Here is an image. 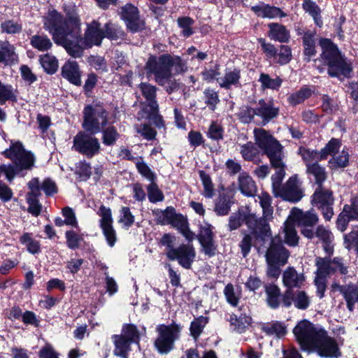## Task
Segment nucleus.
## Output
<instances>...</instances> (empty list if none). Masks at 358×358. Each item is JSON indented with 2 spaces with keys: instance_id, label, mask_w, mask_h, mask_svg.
<instances>
[{
  "instance_id": "obj_44",
  "label": "nucleus",
  "mask_w": 358,
  "mask_h": 358,
  "mask_svg": "<svg viewBox=\"0 0 358 358\" xmlns=\"http://www.w3.org/2000/svg\"><path fill=\"white\" fill-rule=\"evenodd\" d=\"M208 322V318L204 316H200L195 318L190 324V334L196 339L202 333L204 327Z\"/></svg>"
},
{
  "instance_id": "obj_49",
  "label": "nucleus",
  "mask_w": 358,
  "mask_h": 358,
  "mask_svg": "<svg viewBox=\"0 0 358 358\" xmlns=\"http://www.w3.org/2000/svg\"><path fill=\"white\" fill-rule=\"evenodd\" d=\"M65 237L66 239V245L68 248L71 250L78 248L80 243L83 241V235L73 230L66 231Z\"/></svg>"
},
{
  "instance_id": "obj_7",
  "label": "nucleus",
  "mask_w": 358,
  "mask_h": 358,
  "mask_svg": "<svg viewBox=\"0 0 358 358\" xmlns=\"http://www.w3.org/2000/svg\"><path fill=\"white\" fill-rule=\"evenodd\" d=\"M148 75H153L155 80L160 85H164L171 79L172 73L169 69V55L159 57L150 56L145 64Z\"/></svg>"
},
{
  "instance_id": "obj_11",
  "label": "nucleus",
  "mask_w": 358,
  "mask_h": 358,
  "mask_svg": "<svg viewBox=\"0 0 358 358\" xmlns=\"http://www.w3.org/2000/svg\"><path fill=\"white\" fill-rule=\"evenodd\" d=\"M196 257V252L192 245L182 244L174 250L167 254L171 261L177 260L178 264L185 268H190Z\"/></svg>"
},
{
  "instance_id": "obj_50",
  "label": "nucleus",
  "mask_w": 358,
  "mask_h": 358,
  "mask_svg": "<svg viewBox=\"0 0 358 358\" xmlns=\"http://www.w3.org/2000/svg\"><path fill=\"white\" fill-rule=\"evenodd\" d=\"M240 147V153L245 160H254L258 153V150L253 143L248 142L245 144L241 145Z\"/></svg>"
},
{
  "instance_id": "obj_5",
  "label": "nucleus",
  "mask_w": 358,
  "mask_h": 358,
  "mask_svg": "<svg viewBox=\"0 0 358 358\" xmlns=\"http://www.w3.org/2000/svg\"><path fill=\"white\" fill-rule=\"evenodd\" d=\"M109 123V113L100 104L88 105L83 110V127L92 134L99 133Z\"/></svg>"
},
{
  "instance_id": "obj_56",
  "label": "nucleus",
  "mask_w": 358,
  "mask_h": 358,
  "mask_svg": "<svg viewBox=\"0 0 358 358\" xmlns=\"http://www.w3.org/2000/svg\"><path fill=\"white\" fill-rule=\"evenodd\" d=\"M169 69L171 70L173 69L175 73H182L185 72L187 69L186 63L178 56L169 55Z\"/></svg>"
},
{
  "instance_id": "obj_43",
  "label": "nucleus",
  "mask_w": 358,
  "mask_h": 358,
  "mask_svg": "<svg viewBox=\"0 0 358 358\" xmlns=\"http://www.w3.org/2000/svg\"><path fill=\"white\" fill-rule=\"evenodd\" d=\"M292 50L291 48L285 45H280L277 49V54L274 56L275 62L280 65H285L288 64L292 59Z\"/></svg>"
},
{
  "instance_id": "obj_15",
  "label": "nucleus",
  "mask_w": 358,
  "mask_h": 358,
  "mask_svg": "<svg viewBox=\"0 0 358 358\" xmlns=\"http://www.w3.org/2000/svg\"><path fill=\"white\" fill-rule=\"evenodd\" d=\"M121 17L131 32H138L144 29V22L139 18L138 8L132 4L127 3L122 7Z\"/></svg>"
},
{
  "instance_id": "obj_16",
  "label": "nucleus",
  "mask_w": 358,
  "mask_h": 358,
  "mask_svg": "<svg viewBox=\"0 0 358 358\" xmlns=\"http://www.w3.org/2000/svg\"><path fill=\"white\" fill-rule=\"evenodd\" d=\"M269 220L263 217L258 218L255 214L248 213L245 210L244 222L248 227L258 236L266 237L269 236L270 228L268 224Z\"/></svg>"
},
{
  "instance_id": "obj_48",
  "label": "nucleus",
  "mask_w": 358,
  "mask_h": 358,
  "mask_svg": "<svg viewBox=\"0 0 358 358\" xmlns=\"http://www.w3.org/2000/svg\"><path fill=\"white\" fill-rule=\"evenodd\" d=\"M259 81L261 83L264 89H271L273 90H278L282 83V80L279 77L271 78L268 74L262 73L260 75Z\"/></svg>"
},
{
  "instance_id": "obj_20",
  "label": "nucleus",
  "mask_w": 358,
  "mask_h": 358,
  "mask_svg": "<svg viewBox=\"0 0 358 358\" xmlns=\"http://www.w3.org/2000/svg\"><path fill=\"white\" fill-rule=\"evenodd\" d=\"M305 281L303 273L297 272L294 267L287 268L282 273L283 285L292 290L293 288H300Z\"/></svg>"
},
{
  "instance_id": "obj_64",
  "label": "nucleus",
  "mask_w": 358,
  "mask_h": 358,
  "mask_svg": "<svg viewBox=\"0 0 358 358\" xmlns=\"http://www.w3.org/2000/svg\"><path fill=\"white\" fill-rule=\"evenodd\" d=\"M1 31L8 34L20 33L22 27L21 24L13 20H6L1 24Z\"/></svg>"
},
{
  "instance_id": "obj_38",
  "label": "nucleus",
  "mask_w": 358,
  "mask_h": 358,
  "mask_svg": "<svg viewBox=\"0 0 358 358\" xmlns=\"http://www.w3.org/2000/svg\"><path fill=\"white\" fill-rule=\"evenodd\" d=\"M153 213L158 224L166 225L173 223L175 217V210L173 207H167L164 210L157 209Z\"/></svg>"
},
{
  "instance_id": "obj_45",
  "label": "nucleus",
  "mask_w": 358,
  "mask_h": 358,
  "mask_svg": "<svg viewBox=\"0 0 358 358\" xmlns=\"http://www.w3.org/2000/svg\"><path fill=\"white\" fill-rule=\"evenodd\" d=\"M259 203L263 210V216L271 220L273 215V207L271 206V197L268 193L262 192L258 196Z\"/></svg>"
},
{
  "instance_id": "obj_32",
  "label": "nucleus",
  "mask_w": 358,
  "mask_h": 358,
  "mask_svg": "<svg viewBox=\"0 0 358 358\" xmlns=\"http://www.w3.org/2000/svg\"><path fill=\"white\" fill-rule=\"evenodd\" d=\"M283 233L285 243L290 246H295L298 244L299 236L294 223L289 219L285 222Z\"/></svg>"
},
{
  "instance_id": "obj_52",
  "label": "nucleus",
  "mask_w": 358,
  "mask_h": 358,
  "mask_svg": "<svg viewBox=\"0 0 358 358\" xmlns=\"http://www.w3.org/2000/svg\"><path fill=\"white\" fill-rule=\"evenodd\" d=\"M341 146V142L339 139L331 138L326 146L321 150L322 158L326 159L328 155H335Z\"/></svg>"
},
{
  "instance_id": "obj_62",
  "label": "nucleus",
  "mask_w": 358,
  "mask_h": 358,
  "mask_svg": "<svg viewBox=\"0 0 358 358\" xmlns=\"http://www.w3.org/2000/svg\"><path fill=\"white\" fill-rule=\"evenodd\" d=\"M200 177L204 189L203 194L207 198H212L214 195V187L210 176L204 171H201Z\"/></svg>"
},
{
  "instance_id": "obj_61",
  "label": "nucleus",
  "mask_w": 358,
  "mask_h": 358,
  "mask_svg": "<svg viewBox=\"0 0 358 358\" xmlns=\"http://www.w3.org/2000/svg\"><path fill=\"white\" fill-rule=\"evenodd\" d=\"M346 212V215L350 220H358V198H352L350 204L344 206L342 212Z\"/></svg>"
},
{
  "instance_id": "obj_8",
  "label": "nucleus",
  "mask_w": 358,
  "mask_h": 358,
  "mask_svg": "<svg viewBox=\"0 0 358 358\" xmlns=\"http://www.w3.org/2000/svg\"><path fill=\"white\" fill-rule=\"evenodd\" d=\"M72 148L87 157H92L99 152L101 145L97 138L80 131L73 138Z\"/></svg>"
},
{
  "instance_id": "obj_33",
  "label": "nucleus",
  "mask_w": 358,
  "mask_h": 358,
  "mask_svg": "<svg viewBox=\"0 0 358 358\" xmlns=\"http://www.w3.org/2000/svg\"><path fill=\"white\" fill-rule=\"evenodd\" d=\"M30 44L34 48L41 52L48 51L52 46V43L46 35L38 34L30 38Z\"/></svg>"
},
{
  "instance_id": "obj_31",
  "label": "nucleus",
  "mask_w": 358,
  "mask_h": 358,
  "mask_svg": "<svg viewBox=\"0 0 358 358\" xmlns=\"http://www.w3.org/2000/svg\"><path fill=\"white\" fill-rule=\"evenodd\" d=\"M341 292L346 301L348 308L352 311L355 304L358 302V287L353 285H348L341 287Z\"/></svg>"
},
{
  "instance_id": "obj_3",
  "label": "nucleus",
  "mask_w": 358,
  "mask_h": 358,
  "mask_svg": "<svg viewBox=\"0 0 358 358\" xmlns=\"http://www.w3.org/2000/svg\"><path fill=\"white\" fill-rule=\"evenodd\" d=\"M254 136L256 144L268 157L272 167L276 169L275 173L271 176L273 193L275 194L282 187L281 182L285 175L283 147L264 129L255 128Z\"/></svg>"
},
{
  "instance_id": "obj_53",
  "label": "nucleus",
  "mask_w": 358,
  "mask_h": 358,
  "mask_svg": "<svg viewBox=\"0 0 358 358\" xmlns=\"http://www.w3.org/2000/svg\"><path fill=\"white\" fill-rule=\"evenodd\" d=\"M148 199L151 203L162 201L164 199L162 192L159 189L155 181L147 187Z\"/></svg>"
},
{
  "instance_id": "obj_55",
  "label": "nucleus",
  "mask_w": 358,
  "mask_h": 358,
  "mask_svg": "<svg viewBox=\"0 0 358 358\" xmlns=\"http://www.w3.org/2000/svg\"><path fill=\"white\" fill-rule=\"evenodd\" d=\"M256 115V109L248 106H242L237 114L238 120L243 124H248L253 121Z\"/></svg>"
},
{
  "instance_id": "obj_47",
  "label": "nucleus",
  "mask_w": 358,
  "mask_h": 358,
  "mask_svg": "<svg viewBox=\"0 0 358 358\" xmlns=\"http://www.w3.org/2000/svg\"><path fill=\"white\" fill-rule=\"evenodd\" d=\"M135 217L131 213L129 208L122 207L120 210L118 218V222L122 225V227L125 229H128L133 225Z\"/></svg>"
},
{
  "instance_id": "obj_36",
  "label": "nucleus",
  "mask_w": 358,
  "mask_h": 358,
  "mask_svg": "<svg viewBox=\"0 0 358 358\" xmlns=\"http://www.w3.org/2000/svg\"><path fill=\"white\" fill-rule=\"evenodd\" d=\"M299 154L305 162L306 168H308V165H313L315 163H318V161L323 159L321 152L303 147L299 148Z\"/></svg>"
},
{
  "instance_id": "obj_57",
  "label": "nucleus",
  "mask_w": 358,
  "mask_h": 358,
  "mask_svg": "<svg viewBox=\"0 0 358 358\" xmlns=\"http://www.w3.org/2000/svg\"><path fill=\"white\" fill-rule=\"evenodd\" d=\"M97 214L101 217L100 227L101 229L113 226L112 213L109 208L101 206Z\"/></svg>"
},
{
  "instance_id": "obj_34",
  "label": "nucleus",
  "mask_w": 358,
  "mask_h": 358,
  "mask_svg": "<svg viewBox=\"0 0 358 358\" xmlns=\"http://www.w3.org/2000/svg\"><path fill=\"white\" fill-rule=\"evenodd\" d=\"M306 173L314 178L315 182L318 187H322V183L327 179V172L325 169L318 163L313 165H308L306 168Z\"/></svg>"
},
{
  "instance_id": "obj_22",
  "label": "nucleus",
  "mask_w": 358,
  "mask_h": 358,
  "mask_svg": "<svg viewBox=\"0 0 358 358\" xmlns=\"http://www.w3.org/2000/svg\"><path fill=\"white\" fill-rule=\"evenodd\" d=\"M251 9L257 16L262 17L275 18L287 16L280 8L275 6H270L263 3L252 6Z\"/></svg>"
},
{
  "instance_id": "obj_42",
  "label": "nucleus",
  "mask_w": 358,
  "mask_h": 358,
  "mask_svg": "<svg viewBox=\"0 0 358 358\" xmlns=\"http://www.w3.org/2000/svg\"><path fill=\"white\" fill-rule=\"evenodd\" d=\"M262 330L267 335L275 336L278 338L283 336L286 334L285 327L278 322L264 324L262 327Z\"/></svg>"
},
{
  "instance_id": "obj_41",
  "label": "nucleus",
  "mask_w": 358,
  "mask_h": 358,
  "mask_svg": "<svg viewBox=\"0 0 358 358\" xmlns=\"http://www.w3.org/2000/svg\"><path fill=\"white\" fill-rule=\"evenodd\" d=\"M312 91L308 87H303L299 91L291 94L287 100L291 105L296 106L303 102L306 99L310 97Z\"/></svg>"
},
{
  "instance_id": "obj_19",
  "label": "nucleus",
  "mask_w": 358,
  "mask_h": 358,
  "mask_svg": "<svg viewBox=\"0 0 358 358\" xmlns=\"http://www.w3.org/2000/svg\"><path fill=\"white\" fill-rule=\"evenodd\" d=\"M256 115L262 120V124L265 125L279 114V108L275 107L272 101H265L264 99L259 101L255 108Z\"/></svg>"
},
{
  "instance_id": "obj_23",
  "label": "nucleus",
  "mask_w": 358,
  "mask_h": 358,
  "mask_svg": "<svg viewBox=\"0 0 358 358\" xmlns=\"http://www.w3.org/2000/svg\"><path fill=\"white\" fill-rule=\"evenodd\" d=\"M268 27L269 28L268 36L271 40L280 43H287L289 41V31L284 25L278 23H269Z\"/></svg>"
},
{
  "instance_id": "obj_46",
  "label": "nucleus",
  "mask_w": 358,
  "mask_h": 358,
  "mask_svg": "<svg viewBox=\"0 0 358 358\" xmlns=\"http://www.w3.org/2000/svg\"><path fill=\"white\" fill-rule=\"evenodd\" d=\"M40 62L44 70L50 74L56 72L58 68V62L55 57L45 54L40 57Z\"/></svg>"
},
{
  "instance_id": "obj_39",
  "label": "nucleus",
  "mask_w": 358,
  "mask_h": 358,
  "mask_svg": "<svg viewBox=\"0 0 358 358\" xmlns=\"http://www.w3.org/2000/svg\"><path fill=\"white\" fill-rule=\"evenodd\" d=\"M349 162V154L348 152L344 149L337 155L333 156V157L329 161V168L331 169H336L338 168H345L348 165Z\"/></svg>"
},
{
  "instance_id": "obj_17",
  "label": "nucleus",
  "mask_w": 358,
  "mask_h": 358,
  "mask_svg": "<svg viewBox=\"0 0 358 358\" xmlns=\"http://www.w3.org/2000/svg\"><path fill=\"white\" fill-rule=\"evenodd\" d=\"M282 301L285 307H289L293 303L296 308L306 310L310 303V299L304 291L287 290L283 294Z\"/></svg>"
},
{
  "instance_id": "obj_35",
  "label": "nucleus",
  "mask_w": 358,
  "mask_h": 358,
  "mask_svg": "<svg viewBox=\"0 0 358 358\" xmlns=\"http://www.w3.org/2000/svg\"><path fill=\"white\" fill-rule=\"evenodd\" d=\"M265 292L268 305L272 308H278L280 304V288L275 285L270 284L265 286Z\"/></svg>"
},
{
  "instance_id": "obj_6",
  "label": "nucleus",
  "mask_w": 358,
  "mask_h": 358,
  "mask_svg": "<svg viewBox=\"0 0 358 358\" xmlns=\"http://www.w3.org/2000/svg\"><path fill=\"white\" fill-rule=\"evenodd\" d=\"M181 327L173 323L169 325H159L157 327L158 336L155 341V347L159 353L166 355L174 348V343L179 339Z\"/></svg>"
},
{
  "instance_id": "obj_30",
  "label": "nucleus",
  "mask_w": 358,
  "mask_h": 358,
  "mask_svg": "<svg viewBox=\"0 0 358 358\" xmlns=\"http://www.w3.org/2000/svg\"><path fill=\"white\" fill-rule=\"evenodd\" d=\"M315 31H307L304 33L303 36V44L304 46V55L306 57L308 61H310L311 57L316 54L315 50Z\"/></svg>"
},
{
  "instance_id": "obj_12",
  "label": "nucleus",
  "mask_w": 358,
  "mask_h": 358,
  "mask_svg": "<svg viewBox=\"0 0 358 358\" xmlns=\"http://www.w3.org/2000/svg\"><path fill=\"white\" fill-rule=\"evenodd\" d=\"M289 220L302 229L311 228L319 221V217L314 209L303 211L302 210L293 208L289 215Z\"/></svg>"
},
{
  "instance_id": "obj_26",
  "label": "nucleus",
  "mask_w": 358,
  "mask_h": 358,
  "mask_svg": "<svg viewBox=\"0 0 358 358\" xmlns=\"http://www.w3.org/2000/svg\"><path fill=\"white\" fill-rule=\"evenodd\" d=\"M115 345L114 355L122 358H127L128 352L131 350V345L133 343L121 335L112 336Z\"/></svg>"
},
{
  "instance_id": "obj_40",
  "label": "nucleus",
  "mask_w": 358,
  "mask_h": 358,
  "mask_svg": "<svg viewBox=\"0 0 358 358\" xmlns=\"http://www.w3.org/2000/svg\"><path fill=\"white\" fill-rule=\"evenodd\" d=\"M20 242L24 245L27 250L31 254H36L40 252V243L38 241L32 238V234L30 233H24L20 238Z\"/></svg>"
},
{
  "instance_id": "obj_29",
  "label": "nucleus",
  "mask_w": 358,
  "mask_h": 358,
  "mask_svg": "<svg viewBox=\"0 0 358 358\" xmlns=\"http://www.w3.org/2000/svg\"><path fill=\"white\" fill-rule=\"evenodd\" d=\"M238 187L241 193L247 196L255 195L257 187L252 178L246 173H242L238 177Z\"/></svg>"
},
{
  "instance_id": "obj_1",
  "label": "nucleus",
  "mask_w": 358,
  "mask_h": 358,
  "mask_svg": "<svg viewBox=\"0 0 358 358\" xmlns=\"http://www.w3.org/2000/svg\"><path fill=\"white\" fill-rule=\"evenodd\" d=\"M44 28L52 36L57 44L62 45L73 57L83 55L84 49L100 45L104 38L101 24L93 21L88 24L84 38L80 36V24L76 15L64 18L56 10L50 11L44 20Z\"/></svg>"
},
{
  "instance_id": "obj_28",
  "label": "nucleus",
  "mask_w": 358,
  "mask_h": 358,
  "mask_svg": "<svg viewBox=\"0 0 358 358\" xmlns=\"http://www.w3.org/2000/svg\"><path fill=\"white\" fill-rule=\"evenodd\" d=\"M228 321L234 331L243 333L251 324L252 318L246 314L241 313L239 316L232 314L229 315Z\"/></svg>"
},
{
  "instance_id": "obj_59",
  "label": "nucleus",
  "mask_w": 358,
  "mask_h": 358,
  "mask_svg": "<svg viewBox=\"0 0 358 358\" xmlns=\"http://www.w3.org/2000/svg\"><path fill=\"white\" fill-rule=\"evenodd\" d=\"M224 294L227 302L233 306H236L238 303L241 294L236 292L234 285L231 283L227 284L224 289Z\"/></svg>"
},
{
  "instance_id": "obj_10",
  "label": "nucleus",
  "mask_w": 358,
  "mask_h": 358,
  "mask_svg": "<svg viewBox=\"0 0 358 358\" xmlns=\"http://www.w3.org/2000/svg\"><path fill=\"white\" fill-rule=\"evenodd\" d=\"M301 233L308 239L317 237L322 243V247L325 253L329 256L333 254L334 245L332 242L334 241V236L331 231L324 226H317L315 231L311 228L302 229Z\"/></svg>"
},
{
  "instance_id": "obj_9",
  "label": "nucleus",
  "mask_w": 358,
  "mask_h": 358,
  "mask_svg": "<svg viewBox=\"0 0 358 358\" xmlns=\"http://www.w3.org/2000/svg\"><path fill=\"white\" fill-rule=\"evenodd\" d=\"M311 203L321 211L326 221L331 220L334 215V203L331 191L317 187L312 196Z\"/></svg>"
},
{
  "instance_id": "obj_21",
  "label": "nucleus",
  "mask_w": 358,
  "mask_h": 358,
  "mask_svg": "<svg viewBox=\"0 0 358 358\" xmlns=\"http://www.w3.org/2000/svg\"><path fill=\"white\" fill-rule=\"evenodd\" d=\"M62 76L71 83L79 86L81 85V71L77 62L69 61L62 69Z\"/></svg>"
},
{
  "instance_id": "obj_2",
  "label": "nucleus",
  "mask_w": 358,
  "mask_h": 358,
  "mask_svg": "<svg viewBox=\"0 0 358 358\" xmlns=\"http://www.w3.org/2000/svg\"><path fill=\"white\" fill-rule=\"evenodd\" d=\"M293 333L303 351L316 353L322 358H339L342 355L338 341L308 320L299 322Z\"/></svg>"
},
{
  "instance_id": "obj_63",
  "label": "nucleus",
  "mask_w": 358,
  "mask_h": 358,
  "mask_svg": "<svg viewBox=\"0 0 358 358\" xmlns=\"http://www.w3.org/2000/svg\"><path fill=\"white\" fill-rule=\"evenodd\" d=\"M231 201L229 198L222 196L216 203L215 211L218 215H226L231 208Z\"/></svg>"
},
{
  "instance_id": "obj_13",
  "label": "nucleus",
  "mask_w": 358,
  "mask_h": 358,
  "mask_svg": "<svg viewBox=\"0 0 358 358\" xmlns=\"http://www.w3.org/2000/svg\"><path fill=\"white\" fill-rule=\"evenodd\" d=\"M283 200L296 203L303 196V190L296 178H290L275 194Z\"/></svg>"
},
{
  "instance_id": "obj_25",
  "label": "nucleus",
  "mask_w": 358,
  "mask_h": 358,
  "mask_svg": "<svg viewBox=\"0 0 358 358\" xmlns=\"http://www.w3.org/2000/svg\"><path fill=\"white\" fill-rule=\"evenodd\" d=\"M315 265L317 266L316 276L320 278L325 279L327 276L336 272V268L333 266V259L330 260L327 257H317Z\"/></svg>"
},
{
  "instance_id": "obj_4",
  "label": "nucleus",
  "mask_w": 358,
  "mask_h": 358,
  "mask_svg": "<svg viewBox=\"0 0 358 358\" xmlns=\"http://www.w3.org/2000/svg\"><path fill=\"white\" fill-rule=\"evenodd\" d=\"M320 45L322 52L318 62H322L328 66V74L331 77H339L343 76L348 77L352 71L351 64L346 60V58L341 53L336 45L329 39L322 38ZM317 60L315 61V66L322 73L324 68L317 64Z\"/></svg>"
},
{
  "instance_id": "obj_18",
  "label": "nucleus",
  "mask_w": 358,
  "mask_h": 358,
  "mask_svg": "<svg viewBox=\"0 0 358 358\" xmlns=\"http://www.w3.org/2000/svg\"><path fill=\"white\" fill-rule=\"evenodd\" d=\"M139 88L143 96L146 100L148 108L146 117L151 118L152 116H157L159 106L156 101V87L149 83H142L140 84Z\"/></svg>"
},
{
  "instance_id": "obj_27",
  "label": "nucleus",
  "mask_w": 358,
  "mask_h": 358,
  "mask_svg": "<svg viewBox=\"0 0 358 358\" xmlns=\"http://www.w3.org/2000/svg\"><path fill=\"white\" fill-rule=\"evenodd\" d=\"M240 78L239 70L227 69L224 76L217 78V82L222 88L229 89L232 85H238Z\"/></svg>"
},
{
  "instance_id": "obj_37",
  "label": "nucleus",
  "mask_w": 358,
  "mask_h": 358,
  "mask_svg": "<svg viewBox=\"0 0 358 358\" xmlns=\"http://www.w3.org/2000/svg\"><path fill=\"white\" fill-rule=\"evenodd\" d=\"M303 8L313 17L315 23L318 27H322L323 23L320 15L321 10L315 2L311 0H305L303 3Z\"/></svg>"
},
{
  "instance_id": "obj_51",
  "label": "nucleus",
  "mask_w": 358,
  "mask_h": 358,
  "mask_svg": "<svg viewBox=\"0 0 358 358\" xmlns=\"http://www.w3.org/2000/svg\"><path fill=\"white\" fill-rule=\"evenodd\" d=\"M101 131L103 133L102 141L106 145H114L119 137V134L113 126L102 129Z\"/></svg>"
},
{
  "instance_id": "obj_60",
  "label": "nucleus",
  "mask_w": 358,
  "mask_h": 358,
  "mask_svg": "<svg viewBox=\"0 0 358 358\" xmlns=\"http://www.w3.org/2000/svg\"><path fill=\"white\" fill-rule=\"evenodd\" d=\"M344 245L349 250L354 249L358 255V229L344 236Z\"/></svg>"
},
{
  "instance_id": "obj_58",
  "label": "nucleus",
  "mask_w": 358,
  "mask_h": 358,
  "mask_svg": "<svg viewBox=\"0 0 358 358\" xmlns=\"http://www.w3.org/2000/svg\"><path fill=\"white\" fill-rule=\"evenodd\" d=\"M245 209H239L238 212L233 213L229 219L228 227L230 231L239 228L244 222Z\"/></svg>"
},
{
  "instance_id": "obj_24",
  "label": "nucleus",
  "mask_w": 358,
  "mask_h": 358,
  "mask_svg": "<svg viewBox=\"0 0 358 358\" xmlns=\"http://www.w3.org/2000/svg\"><path fill=\"white\" fill-rule=\"evenodd\" d=\"M17 55L15 52L14 45L8 41L0 42V63L6 65L11 64L17 62Z\"/></svg>"
},
{
  "instance_id": "obj_14",
  "label": "nucleus",
  "mask_w": 358,
  "mask_h": 358,
  "mask_svg": "<svg viewBox=\"0 0 358 358\" xmlns=\"http://www.w3.org/2000/svg\"><path fill=\"white\" fill-rule=\"evenodd\" d=\"M265 257L266 262H275L280 265H285L289 257V252L284 247L280 239L275 237L271 240Z\"/></svg>"
},
{
  "instance_id": "obj_54",
  "label": "nucleus",
  "mask_w": 358,
  "mask_h": 358,
  "mask_svg": "<svg viewBox=\"0 0 358 358\" xmlns=\"http://www.w3.org/2000/svg\"><path fill=\"white\" fill-rule=\"evenodd\" d=\"M120 335L133 343H138L139 340L138 330L134 324H124Z\"/></svg>"
}]
</instances>
